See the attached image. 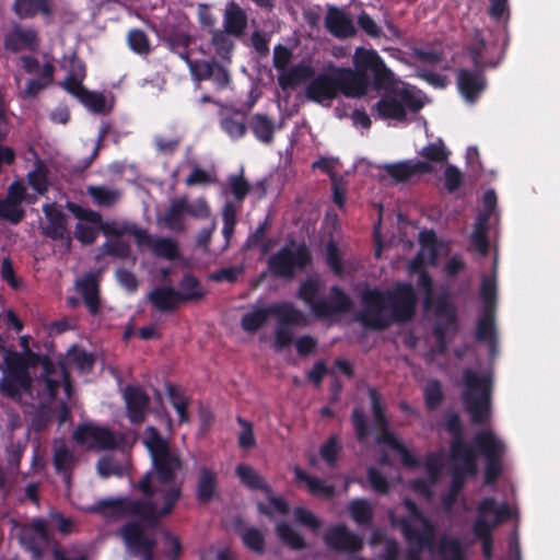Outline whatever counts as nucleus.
Wrapping results in <instances>:
<instances>
[{
  "label": "nucleus",
  "instance_id": "obj_10",
  "mask_svg": "<svg viewBox=\"0 0 560 560\" xmlns=\"http://www.w3.org/2000/svg\"><path fill=\"white\" fill-rule=\"evenodd\" d=\"M388 520L392 526L398 527L408 542V549L405 555V560H421V553L424 550L433 552L435 549L436 535H432V528L427 530H418L409 518L397 517L394 512L388 513Z\"/></svg>",
  "mask_w": 560,
  "mask_h": 560
},
{
  "label": "nucleus",
  "instance_id": "obj_5",
  "mask_svg": "<svg viewBox=\"0 0 560 560\" xmlns=\"http://www.w3.org/2000/svg\"><path fill=\"white\" fill-rule=\"evenodd\" d=\"M462 400L474 424L486 423L491 415L492 377L465 369L462 376Z\"/></svg>",
  "mask_w": 560,
  "mask_h": 560
},
{
  "label": "nucleus",
  "instance_id": "obj_56",
  "mask_svg": "<svg viewBox=\"0 0 560 560\" xmlns=\"http://www.w3.org/2000/svg\"><path fill=\"white\" fill-rule=\"evenodd\" d=\"M404 505L408 511V516H405L406 518H409V523L411 524V521H418L421 523V528H418V530H427L429 527L432 528V535H436V527L435 525L424 516L423 512L418 508V505L409 498H406L404 500Z\"/></svg>",
  "mask_w": 560,
  "mask_h": 560
},
{
  "label": "nucleus",
  "instance_id": "obj_60",
  "mask_svg": "<svg viewBox=\"0 0 560 560\" xmlns=\"http://www.w3.org/2000/svg\"><path fill=\"white\" fill-rule=\"evenodd\" d=\"M412 57L422 63L439 65L444 60L445 55L442 49L415 47Z\"/></svg>",
  "mask_w": 560,
  "mask_h": 560
},
{
  "label": "nucleus",
  "instance_id": "obj_11",
  "mask_svg": "<svg viewBox=\"0 0 560 560\" xmlns=\"http://www.w3.org/2000/svg\"><path fill=\"white\" fill-rule=\"evenodd\" d=\"M271 315L287 323H299L302 319V311L291 302H282L244 314L241 320L242 328L254 334L265 326Z\"/></svg>",
  "mask_w": 560,
  "mask_h": 560
},
{
  "label": "nucleus",
  "instance_id": "obj_38",
  "mask_svg": "<svg viewBox=\"0 0 560 560\" xmlns=\"http://www.w3.org/2000/svg\"><path fill=\"white\" fill-rule=\"evenodd\" d=\"M12 9L20 19H31L38 13L49 16L52 13L50 0H14Z\"/></svg>",
  "mask_w": 560,
  "mask_h": 560
},
{
  "label": "nucleus",
  "instance_id": "obj_4",
  "mask_svg": "<svg viewBox=\"0 0 560 560\" xmlns=\"http://www.w3.org/2000/svg\"><path fill=\"white\" fill-rule=\"evenodd\" d=\"M352 68L334 66L339 94L350 98L364 96L371 84L374 89H387L394 83V73L374 49L357 48Z\"/></svg>",
  "mask_w": 560,
  "mask_h": 560
},
{
  "label": "nucleus",
  "instance_id": "obj_8",
  "mask_svg": "<svg viewBox=\"0 0 560 560\" xmlns=\"http://www.w3.org/2000/svg\"><path fill=\"white\" fill-rule=\"evenodd\" d=\"M474 448L485 459L483 482L494 485L503 471L502 458L506 453V445L491 430H480L472 439Z\"/></svg>",
  "mask_w": 560,
  "mask_h": 560
},
{
  "label": "nucleus",
  "instance_id": "obj_57",
  "mask_svg": "<svg viewBox=\"0 0 560 560\" xmlns=\"http://www.w3.org/2000/svg\"><path fill=\"white\" fill-rule=\"evenodd\" d=\"M444 399L440 381L432 380L424 387V400L428 410L438 408Z\"/></svg>",
  "mask_w": 560,
  "mask_h": 560
},
{
  "label": "nucleus",
  "instance_id": "obj_17",
  "mask_svg": "<svg viewBox=\"0 0 560 560\" xmlns=\"http://www.w3.org/2000/svg\"><path fill=\"white\" fill-rule=\"evenodd\" d=\"M325 545L335 551L355 553L362 550V538L351 533L345 524L330 527L324 536Z\"/></svg>",
  "mask_w": 560,
  "mask_h": 560
},
{
  "label": "nucleus",
  "instance_id": "obj_22",
  "mask_svg": "<svg viewBox=\"0 0 560 560\" xmlns=\"http://www.w3.org/2000/svg\"><path fill=\"white\" fill-rule=\"evenodd\" d=\"M127 417L132 424H140L145 420L150 406V397L140 386L127 385L124 389Z\"/></svg>",
  "mask_w": 560,
  "mask_h": 560
},
{
  "label": "nucleus",
  "instance_id": "obj_2",
  "mask_svg": "<svg viewBox=\"0 0 560 560\" xmlns=\"http://www.w3.org/2000/svg\"><path fill=\"white\" fill-rule=\"evenodd\" d=\"M360 298L362 310L358 320L372 330H385L393 323H408L416 315L417 295L410 283L398 282L392 291L366 288Z\"/></svg>",
  "mask_w": 560,
  "mask_h": 560
},
{
  "label": "nucleus",
  "instance_id": "obj_9",
  "mask_svg": "<svg viewBox=\"0 0 560 560\" xmlns=\"http://www.w3.org/2000/svg\"><path fill=\"white\" fill-rule=\"evenodd\" d=\"M422 106L421 101L412 92L402 89L385 93L372 110L381 119L402 121L407 117V109L418 112Z\"/></svg>",
  "mask_w": 560,
  "mask_h": 560
},
{
  "label": "nucleus",
  "instance_id": "obj_27",
  "mask_svg": "<svg viewBox=\"0 0 560 560\" xmlns=\"http://www.w3.org/2000/svg\"><path fill=\"white\" fill-rule=\"evenodd\" d=\"M476 340L486 342L489 347L491 355L497 352V328H495V310L490 306L482 307L481 314L477 320Z\"/></svg>",
  "mask_w": 560,
  "mask_h": 560
},
{
  "label": "nucleus",
  "instance_id": "obj_39",
  "mask_svg": "<svg viewBox=\"0 0 560 560\" xmlns=\"http://www.w3.org/2000/svg\"><path fill=\"white\" fill-rule=\"evenodd\" d=\"M186 214L185 209V196L172 200L170 207L164 212L162 218L163 223L171 231L180 233L185 231L184 215Z\"/></svg>",
  "mask_w": 560,
  "mask_h": 560
},
{
  "label": "nucleus",
  "instance_id": "obj_30",
  "mask_svg": "<svg viewBox=\"0 0 560 560\" xmlns=\"http://www.w3.org/2000/svg\"><path fill=\"white\" fill-rule=\"evenodd\" d=\"M233 38V34L228 33L224 30H212L211 32L210 44L214 49L215 57L219 59H215V61L223 65L228 71V66L232 62L233 51L235 48Z\"/></svg>",
  "mask_w": 560,
  "mask_h": 560
},
{
  "label": "nucleus",
  "instance_id": "obj_41",
  "mask_svg": "<svg viewBox=\"0 0 560 560\" xmlns=\"http://www.w3.org/2000/svg\"><path fill=\"white\" fill-rule=\"evenodd\" d=\"M78 288L90 314H98L101 301L98 285L96 281L91 277L84 278L81 282H79Z\"/></svg>",
  "mask_w": 560,
  "mask_h": 560
},
{
  "label": "nucleus",
  "instance_id": "obj_63",
  "mask_svg": "<svg viewBox=\"0 0 560 560\" xmlns=\"http://www.w3.org/2000/svg\"><path fill=\"white\" fill-rule=\"evenodd\" d=\"M103 249L106 255L119 259H128L131 255L130 245L127 242L119 240V237L104 243Z\"/></svg>",
  "mask_w": 560,
  "mask_h": 560
},
{
  "label": "nucleus",
  "instance_id": "obj_21",
  "mask_svg": "<svg viewBox=\"0 0 560 560\" xmlns=\"http://www.w3.org/2000/svg\"><path fill=\"white\" fill-rule=\"evenodd\" d=\"M133 237L138 246H147L151 248L152 253L156 257H163L168 260H174L179 257L178 244L175 240L170 237H158L154 238L148 233L147 230L140 229V231H132Z\"/></svg>",
  "mask_w": 560,
  "mask_h": 560
},
{
  "label": "nucleus",
  "instance_id": "obj_45",
  "mask_svg": "<svg viewBox=\"0 0 560 560\" xmlns=\"http://www.w3.org/2000/svg\"><path fill=\"white\" fill-rule=\"evenodd\" d=\"M307 324L306 317L302 312V319L299 323H287L278 319V326L275 331V349L282 351L293 342V334L290 326H304Z\"/></svg>",
  "mask_w": 560,
  "mask_h": 560
},
{
  "label": "nucleus",
  "instance_id": "obj_46",
  "mask_svg": "<svg viewBox=\"0 0 560 560\" xmlns=\"http://www.w3.org/2000/svg\"><path fill=\"white\" fill-rule=\"evenodd\" d=\"M371 407L373 412L374 428L376 430L386 429L389 427V421L386 416V407L382 401V397L376 388L370 387L368 390Z\"/></svg>",
  "mask_w": 560,
  "mask_h": 560
},
{
  "label": "nucleus",
  "instance_id": "obj_28",
  "mask_svg": "<svg viewBox=\"0 0 560 560\" xmlns=\"http://www.w3.org/2000/svg\"><path fill=\"white\" fill-rule=\"evenodd\" d=\"M247 25L246 11L235 1L228 2L223 12V30L238 39L244 36Z\"/></svg>",
  "mask_w": 560,
  "mask_h": 560
},
{
  "label": "nucleus",
  "instance_id": "obj_48",
  "mask_svg": "<svg viewBox=\"0 0 560 560\" xmlns=\"http://www.w3.org/2000/svg\"><path fill=\"white\" fill-rule=\"evenodd\" d=\"M349 512L354 522L362 526H369L373 520V510L365 499H354L349 505Z\"/></svg>",
  "mask_w": 560,
  "mask_h": 560
},
{
  "label": "nucleus",
  "instance_id": "obj_33",
  "mask_svg": "<svg viewBox=\"0 0 560 560\" xmlns=\"http://www.w3.org/2000/svg\"><path fill=\"white\" fill-rule=\"evenodd\" d=\"M52 465L57 474L63 477L66 483H70L72 471L77 465V458L72 450L61 444L54 448Z\"/></svg>",
  "mask_w": 560,
  "mask_h": 560
},
{
  "label": "nucleus",
  "instance_id": "obj_23",
  "mask_svg": "<svg viewBox=\"0 0 560 560\" xmlns=\"http://www.w3.org/2000/svg\"><path fill=\"white\" fill-rule=\"evenodd\" d=\"M74 439L79 443H85L91 440L100 450H114L117 445L113 431L103 427L92 424L79 425L74 431Z\"/></svg>",
  "mask_w": 560,
  "mask_h": 560
},
{
  "label": "nucleus",
  "instance_id": "obj_59",
  "mask_svg": "<svg viewBox=\"0 0 560 560\" xmlns=\"http://www.w3.org/2000/svg\"><path fill=\"white\" fill-rule=\"evenodd\" d=\"M128 45L130 49L139 55L150 52V43L148 35L139 28H133L128 33Z\"/></svg>",
  "mask_w": 560,
  "mask_h": 560
},
{
  "label": "nucleus",
  "instance_id": "obj_37",
  "mask_svg": "<svg viewBox=\"0 0 560 560\" xmlns=\"http://www.w3.org/2000/svg\"><path fill=\"white\" fill-rule=\"evenodd\" d=\"M294 476L298 481L305 482L307 490L312 495L322 497L331 500L336 495L334 485L325 483L320 478L312 477L300 467L294 468Z\"/></svg>",
  "mask_w": 560,
  "mask_h": 560
},
{
  "label": "nucleus",
  "instance_id": "obj_44",
  "mask_svg": "<svg viewBox=\"0 0 560 560\" xmlns=\"http://www.w3.org/2000/svg\"><path fill=\"white\" fill-rule=\"evenodd\" d=\"M166 394L171 405L178 413L179 423H187L189 421L188 398L176 385L171 383L166 384Z\"/></svg>",
  "mask_w": 560,
  "mask_h": 560
},
{
  "label": "nucleus",
  "instance_id": "obj_24",
  "mask_svg": "<svg viewBox=\"0 0 560 560\" xmlns=\"http://www.w3.org/2000/svg\"><path fill=\"white\" fill-rule=\"evenodd\" d=\"M386 173L397 183H406L415 175L431 174L434 168L432 164L420 160L401 161L385 165Z\"/></svg>",
  "mask_w": 560,
  "mask_h": 560
},
{
  "label": "nucleus",
  "instance_id": "obj_14",
  "mask_svg": "<svg viewBox=\"0 0 560 560\" xmlns=\"http://www.w3.org/2000/svg\"><path fill=\"white\" fill-rule=\"evenodd\" d=\"M424 257L427 258V262L431 265H434L438 258L436 240L432 231L421 238V252L410 262V271H419L417 281L418 288L422 290L427 296H431L433 293V280L427 270H420L424 264Z\"/></svg>",
  "mask_w": 560,
  "mask_h": 560
},
{
  "label": "nucleus",
  "instance_id": "obj_1",
  "mask_svg": "<svg viewBox=\"0 0 560 560\" xmlns=\"http://www.w3.org/2000/svg\"><path fill=\"white\" fill-rule=\"evenodd\" d=\"M143 443L152 459V470L141 477L137 489L148 500L122 497L102 499L91 506V512L114 518L138 516L151 527L158 526L160 518L172 514L183 494L184 481H176L177 474L183 469V459L155 427L145 429Z\"/></svg>",
  "mask_w": 560,
  "mask_h": 560
},
{
  "label": "nucleus",
  "instance_id": "obj_16",
  "mask_svg": "<svg viewBox=\"0 0 560 560\" xmlns=\"http://www.w3.org/2000/svg\"><path fill=\"white\" fill-rule=\"evenodd\" d=\"M305 95L310 101L319 104L326 101H332L339 95L334 65H330L326 72L312 78V81L305 89Z\"/></svg>",
  "mask_w": 560,
  "mask_h": 560
},
{
  "label": "nucleus",
  "instance_id": "obj_29",
  "mask_svg": "<svg viewBox=\"0 0 560 560\" xmlns=\"http://www.w3.org/2000/svg\"><path fill=\"white\" fill-rule=\"evenodd\" d=\"M482 71H470L460 69L457 73V84L459 92L466 101L475 102L480 93L486 89V79Z\"/></svg>",
  "mask_w": 560,
  "mask_h": 560
},
{
  "label": "nucleus",
  "instance_id": "obj_52",
  "mask_svg": "<svg viewBox=\"0 0 560 560\" xmlns=\"http://www.w3.org/2000/svg\"><path fill=\"white\" fill-rule=\"evenodd\" d=\"M446 429L452 434L450 443V452L452 453L455 444L462 445L465 450H475L474 446H469L464 439L463 428L458 415L453 413L448 416L446 421Z\"/></svg>",
  "mask_w": 560,
  "mask_h": 560
},
{
  "label": "nucleus",
  "instance_id": "obj_55",
  "mask_svg": "<svg viewBox=\"0 0 560 560\" xmlns=\"http://www.w3.org/2000/svg\"><path fill=\"white\" fill-rule=\"evenodd\" d=\"M25 217L24 209L8 199H0V220L19 224Z\"/></svg>",
  "mask_w": 560,
  "mask_h": 560
},
{
  "label": "nucleus",
  "instance_id": "obj_40",
  "mask_svg": "<svg viewBox=\"0 0 560 560\" xmlns=\"http://www.w3.org/2000/svg\"><path fill=\"white\" fill-rule=\"evenodd\" d=\"M235 472L241 482L250 490H259L265 494L271 493V487L266 482L264 477L255 471V469L246 464H238Z\"/></svg>",
  "mask_w": 560,
  "mask_h": 560
},
{
  "label": "nucleus",
  "instance_id": "obj_15",
  "mask_svg": "<svg viewBox=\"0 0 560 560\" xmlns=\"http://www.w3.org/2000/svg\"><path fill=\"white\" fill-rule=\"evenodd\" d=\"M67 209L80 221H86L89 223L96 224L98 226V232H103L106 236H115L116 238L130 234L133 236L132 231H140L136 224H124L118 226L114 222H103L101 213L83 208L82 206L68 201L66 205Z\"/></svg>",
  "mask_w": 560,
  "mask_h": 560
},
{
  "label": "nucleus",
  "instance_id": "obj_64",
  "mask_svg": "<svg viewBox=\"0 0 560 560\" xmlns=\"http://www.w3.org/2000/svg\"><path fill=\"white\" fill-rule=\"evenodd\" d=\"M442 560H465L460 542L456 538L442 539L440 544Z\"/></svg>",
  "mask_w": 560,
  "mask_h": 560
},
{
  "label": "nucleus",
  "instance_id": "obj_6",
  "mask_svg": "<svg viewBox=\"0 0 560 560\" xmlns=\"http://www.w3.org/2000/svg\"><path fill=\"white\" fill-rule=\"evenodd\" d=\"M190 39L187 35L178 34L170 39L171 49L183 59L189 68L192 79L197 82L211 80L218 90H224L231 84L230 71L223 65L211 59H191L188 46Z\"/></svg>",
  "mask_w": 560,
  "mask_h": 560
},
{
  "label": "nucleus",
  "instance_id": "obj_31",
  "mask_svg": "<svg viewBox=\"0 0 560 560\" xmlns=\"http://www.w3.org/2000/svg\"><path fill=\"white\" fill-rule=\"evenodd\" d=\"M152 305L161 313L175 312L183 303L174 287H158L149 294Z\"/></svg>",
  "mask_w": 560,
  "mask_h": 560
},
{
  "label": "nucleus",
  "instance_id": "obj_20",
  "mask_svg": "<svg viewBox=\"0 0 560 560\" xmlns=\"http://www.w3.org/2000/svg\"><path fill=\"white\" fill-rule=\"evenodd\" d=\"M39 46L38 33L33 27H23L15 24L9 31L3 39V47L10 52H20L22 50L36 51Z\"/></svg>",
  "mask_w": 560,
  "mask_h": 560
},
{
  "label": "nucleus",
  "instance_id": "obj_53",
  "mask_svg": "<svg viewBox=\"0 0 560 560\" xmlns=\"http://www.w3.org/2000/svg\"><path fill=\"white\" fill-rule=\"evenodd\" d=\"M351 423L355 433V438L360 443H364L370 435L368 417L360 407L353 408L351 412Z\"/></svg>",
  "mask_w": 560,
  "mask_h": 560
},
{
  "label": "nucleus",
  "instance_id": "obj_13",
  "mask_svg": "<svg viewBox=\"0 0 560 560\" xmlns=\"http://www.w3.org/2000/svg\"><path fill=\"white\" fill-rule=\"evenodd\" d=\"M119 535L128 551L141 557V560H153L156 541L145 536L143 527L138 522H127L119 529Z\"/></svg>",
  "mask_w": 560,
  "mask_h": 560
},
{
  "label": "nucleus",
  "instance_id": "obj_42",
  "mask_svg": "<svg viewBox=\"0 0 560 560\" xmlns=\"http://www.w3.org/2000/svg\"><path fill=\"white\" fill-rule=\"evenodd\" d=\"M439 315H445L446 322H438L433 327L434 338L447 337V331L451 327L457 328V314L453 305L447 301H439L436 305Z\"/></svg>",
  "mask_w": 560,
  "mask_h": 560
},
{
  "label": "nucleus",
  "instance_id": "obj_26",
  "mask_svg": "<svg viewBox=\"0 0 560 560\" xmlns=\"http://www.w3.org/2000/svg\"><path fill=\"white\" fill-rule=\"evenodd\" d=\"M43 211L47 219V224L43 229L45 236L54 241H62L68 237L67 215L58 208L56 203L44 205Z\"/></svg>",
  "mask_w": 560,
  "mask_h": 560
},
{
  "label": "nucleus",
  "instance_id": "obj_18",
  "mask_svg": "<svg viewBox=\"0 0 560 560\" xmlns=\"http://www.w3.org/2000/svg\"><path fill=\"white\" fill-rule=\"evenodd\" d=\"M48 378L56 383L54 393L49 390L47 387V383L45 381L39 380V375L36 377V382L38 386H40V389L38 390V395L43 398L48 400L49 402L55 401L58 390L60 386H63L65 393L68 398L71 397L73 392V385L71 381V374L70 371L63 360H59L58 363L54 362V368L51 373H49Z\"/></svg>",
  "mask_w": 560,
  "mask_h": 560
},
{
  "label": "nucleus",
  "instance_id": "obj_54",
  "mask_svg": "<svg viewBox=\"0 0 560 560\" xmlns=\"http://www.w3.org/2000/svg\"><path fill=\"white\" fill-rule=\"evenodd\" d=\"M242 541L246 548L257 555L265 552V537L258 528L249 527L241 535Z\"/></svg>",
  "mask_w": 560,
  "mask_h": 560
},
{
  "label": "nucleus",
  "instance_id": "obj_12",
  "mask_svg": "<svg viewBox=\"0 0 560 560\" xmlns=\"http://www.w3.org/2000/svg\"><path fill=\"white\" fill-rule=\"evenodd\" d=\"M451 458L453 468L450 487L462 492L467 478L475 477L478 472V454L476 450H465L462 445L455 444Z\"/></svg>",
  "mask_w": 560,
  "mask_h": 560
},
{
  "label": "nucleus",
  "instance_id": "obj_19",
  "mask_svg": "<svg viewBox=\"0 0 560 560\" xmlns=\"http://www.w3.org/2000/svg\"><path fill=\"white\" fill-rule=\"evenodd\" d=\"M351 307L352 301L349 295L339 285H332L329 290V299H320L314 305V315L318 318H330L348 313Z\"/></svg>",
  "mask_w": 560,
  "mask_h": 560
},
{
  "label": "nucleus",
  "instance_id": "obj_62",
  "mask_svg": "<svg viewBox=\"0 0 560 560\" xmlns=\"http://www.w3.org/2000/svg\"><path fill=\"white\" fill-rule=\"evenodd\" d=\"M341 451L338 439L336 435H331L328 440L320 445L319 454L320 457L330 466L334 467L337 464L338 455Z\"/></svg>",
  "mask_w": 560,
  "mask_h": 560
},
{
  "label": "nucleus",
  "instance_id": "obj_58",
  "mask_svg": "<svg viewBox=\"0 0 560 560\" xmlns=\"http://www.w3.org/2000/svg\"><path fill=\"white\" fill-rule=\"evenodd\" d=\"M50 404L51 402L48 400H46V402H39L32 420V425L36 432L44 431L50 423L52 419V409Z\"/></svg>",
  "mask_w": 560,
  "mask_h": 560
},
{
  "label": "nucleus",
  "instance_id": "obj_25",
  "mask_svg": "<svg viewBox=\"0 0 560 560\" xmlns=\"http://www.w3.org/2000/svg\"><path fill=\"white\" fill-rule=\"evenodd\" d=\"M325 26L337 38L352 37L357 33L349 15L336 5L328 7Z\"/></svg>",
  "mask_w": 560,
  "mask_h": 560
},
{
  "label": "nucleus",
  "instance_id": "obj_32",
  "mask_svg": "<svg viewBox=\"0 0 560 560\" xmlns=\"http://www.w3.org/2000/svg\"><path fill=\"white\" fill-rule=\"evenodd\" d=\"M314 74V69L310 65L301 62L281 71L278 75V84L282 90L294 89L300 83L311 80Z\"/></svg>",
  "mask_w": 560,
  "mask_h": 560
},
{
  "label": "nucleus",
  "instance_id": "obj_34",
  "mask_svg": "<svg viewBox=\"0 0 560 560\" xmlns=\"http://www.w3.org/2000/svg\"><path fill=\"white\" fill-rule=\"evenodd\" d=\"M179 298L183 304L189 302H199L202 300L207 291L201 284L200 280L191 272H185L178 282Z\"/></svg>",
  "mask_w": 560,
  "mask_h": 560
},
{
  "label": "nucleus",
  "instance_id": "obj_51",
  "mask_svg": "<svg viewBox=\"0 0 560 560\" xmlns=\"http://www.w3.org/2000/svg\"><path fill=\"white\" fill-rule=\"evenodd\" d=\"M88 194L92 197L94 202L102 207H110L119 199V192L104 186H90Z\"/></svg>",
  "mask_w": 560,
  "mask_h": 560
},
{
  "label": "nucleus",
  "instance_id": "obj_49",
  "mask_svg": "<svg viewBox=\"0 0 560 560\" xmlns=\"http://www.w3.org/2000/svg\"><path fill=\"white\" fill-rule=\"evenodd\" d=\"M419 154L424 159L423 162L444 163L447 162L450 151L446 149L442 139H438L435 142H431L424 145Z\"/></svg>",
  "mask_w": 560,
  "mask_h": 560
},
{
  "label": "nucleus",
  "instance_id": "obj_50",
  "mask_svg": "<svg viewBox=\"0 0 560 560\" xmlns=\"http://www.w3.org/2000/svg\"><path fill=\"white\" fill-rule=\"evenodd\" d=\"M477 512L486 515L494 514L495 520L493 524H495V526L508 520L511 515L509 506L506 504L498 506L493 498H485L481 500Z\"/></svg>",
  "mask_w": 560,
  "mask_h": 560
},
{
  "label": "nucleus",
  "instance_id": "obj_7",
  "mask_svg": "<svg viewBox=\"0 0 560 560\" xmlns=\"http://www.w3.org/2000/svg\"><path fill=\"white\" fill-rule=\"evenodd\" d=\"M313 264V256L305 243L290 241L267 259L268 271L278 279L292 280L296 272Z\"/></svg>",
  "mask_w": 560,
  "mask_h": 560
},
{
  "label": "nucleus",
  "instance_id": "obj_61",
  "mask_svg": "<svg viewBox=\"0 0 560 560\" xmlns=\"http://www.w3.org/2000/svg\"><path fill=\"white\" fill-rule=\"evenodd\" d=\"M85 107L94 113H104L106 100L102 93L89 91L88 89L78 98Z\"/></svg>",
  "mask_w": 560,
  "mask_h": 560
},
{
  "label": "nucleus",
  "instance_id": "obj_47",
  "mask_svg": "<svg viewBox=\"0 0 560 560\" xmlns=\"http://www.w3.org/2000/svg\"><path fill=\"white\" fill-rule=\"evenodd\" d=\"M277 536L291 549L302 550L306 548L303 536L294 530L288 523L280 522L276 526Z\"/></svg>",
  "mask_w": 560,
  "mask_h": 560
},
{
  "label": "nucleus",
  "instance_id": "obj_35",
  "mask_svg": "<svg viewBox=\"0 0 560 560\" xmlns=\"http://www.w3.org/2000/svg\"><path fill=\"white\" fill-rule=\"evenodd\" d=\"M217 489V474L207 467H201L199 469V477L196 487V498L198 502L202 504L209 503L214 498Z\"/></svg>",
  "mask_w": 560,
  "mask_h": 560
},
{
  "label": "nucleus",
  "instance_id": "obj_43",
  "mask_svg": "<svg viewBox=\"0 0 560 560\" xmlns=\"http://www.w3.org/2000/svg\"><path fill=\"white\" fill-rule=\"evenodd\" d=\"M322 288L320 280L317 277H307L301 282L296 298L307 304L314 313V305H316L320 299L318 294Z\"/></svg>",
  "mask_w": 560,
  "mask_h": 560
},
{
  "label": "nucleus",
  "instance_id": "obj_36",
  "mask_svg": "<svg viewBox=\"0 0 560 560\" xmlns=\"http://www.w3.org/2000/svg\"><path fill=\"white\" fill-rule=\"evenodd\" d=\"M248 127L259 142L264 144H271L273 142L275 121L266 114H254L249 118Z\"/></svg>",
  "mask_w": 560,
  "mask_h": 560
},
{
  "label": "nucleus",
  "instance_id": "obj_3",
  "mask_svg": "<svg viewBox=\"0 0 560 560\" xmlns=\"http://www.w3.org/2000/svg\"><path fill=\"white\" fill-rule=\"evenodd\" d=\"M30 341L31 337L28 335L20 337L21 352L13 348H3V359L0 368L4 366V369L0 378V394L14 401H20L23 393L32 390L34 378L30 370L37 365L42 366L39 380L47 383L51 394L56 385L55 382L48 378L54 368V361L47 354L34 352L30 347Z\"/></svg>",
  "mask_w": 560,
  "mask_h": 560
}]
</instances>
